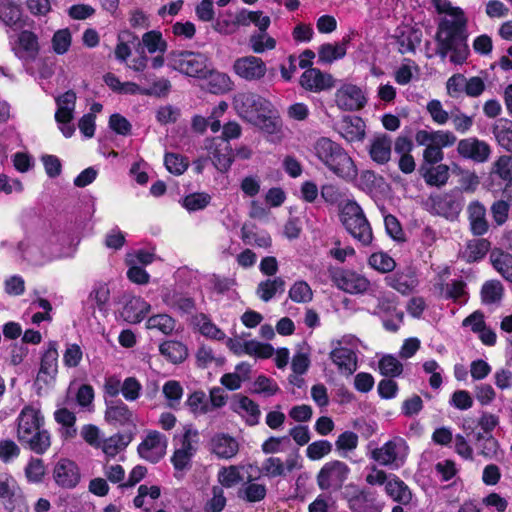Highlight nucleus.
<instances>
[{
  "label": "nucleus",
  "instance_id": "1",
  "mask_svg": "<svg viewBox=\"0 0 512 512\" xmlns=\"http://www.w3.org/2000/svg\"><path fill=\"white\" fill-rule=\"evenodd\" d=\"M433 6L443 15L436 34L438 54L442 61L448 56L453 64H462L469 54L464 12L446 0H433Z\"/></svg>",
  "mask_w": 512,
  "mask_h": 512
},
{
  "label": "nucleus",
  "instance_id": "2",
  "mask_svg": "<svg viewBox=\"0 0 512 512\" xmlns=\"http://www.w3.org/2000/svg\"><path fill=\"white\" fill-rule=\"evenodd\" d=\"M44 417L34 406H25L17 418V438L36 454L45 453L51 445L50 434L43 428Z\"/></svg>",
  "mask_w": 512,
  "mask_h": 512
},
{
  "label": "nucleus",
  "instance_id": "3",
  "mask_svg": "<svg viewBox=\"0 0 512 512\" xmlns=\"http://www.w3.org/2000/svg\"><path fill=\"white\" fill-rule=\"evenodd\" d=\"M313 153L317 159L333 174L353 180L358 170L347 151L337 142L328 137H320L313 144Z\"/></svg>",
  "mask_w": 512,
  "mask_h": 512
},
{
  "label": "nucleus",
  "instance_id": "4",
  "mask_svg": "<svg viewBox=\"0 0 512 512\" xmlns=\"http://www.w3.org/2000/svg\"><path fill=\"white\" fill-rule=\"evenodd\" d=\"M417 145L424 146L423 160L427 164L434 165L444 159L443 148L453 146L457 138L448 130H418L415 134Z\"/></svg>",
  "mask_w": 512,
  "mask_h": 512
},
{
  "label": "nucleus",
  "instance_id": "5",
  "mask_svg": "<svg viewBox=\"0 0 512 512\" xmlns=\"http://www.w3.org/2000/svg\"><path fill=\"white\" fill-rule=\"evenodd\" d=\"M341 220L351 236L363 245H369L372 241V229L366 219L362 208L355 201H347L342 208Z\"/></svg>",
  "mask_w": 512,
  "mask_h": 512
},
{
  "label": "nucleus",
  "instance_id": "6",
  "mask_svg": "<svg viewBox=\"0 0 512 512\" xmlns=\"http://www.w3.org/2000/svg\"><path fill=\"white\" fill-rule=\"evenodd\" d=\"M408 453L407 442L401 437H394L381 447L373 449L370 458L381 466L397 470L405 464Z\"/></svg>",
  "mask_w": 512,
  "mask_h": 512
},
{
  "label": "nucleus",
  "instance_id": "7",
  "mask_svg": "<svg viewBox=\"0 0 512 512\" xmlns=\"http://www.w3.org/2000/svg\"><path fill=\"white\" fill-rule=\"evenodd\" d=\"M233 107L243 120L256 121L258 115L272 112V103L266 98L251 92L238 93L233 98Z\"/></svg>",
  "mask_w": 512,
  "mask_h": 512
},
{
  "label": "nucleus",
  "instance_id": "8",
  "mask_svg": "<svg viewBox=\"0 0 512 512\" xmlns=\"http://www.w3.org/2000/svg\"><path fill=\"white\" fill-rule=\"evenodd\" d=\"M198 432L192 428H185L184 432L175 437V451L171 462L177 471L187 470L197 451Z\"/></svg>",
  "mask_w": 512,
  "mask_h": 512
},
{
  "label": "nucleus",
  "instance_id": "9",
  "mask_svg": "<svg viewBox=\"0 0 512 512\" xmlns=\"http://www.w3.org/2000/svg\"><path fill=\"white\" fill-rule=\"evenodd\" d=\"M350 473L348 465L334 460L323 465L317 474V484L321 490L337 491L341 489Z\"/></svg>",
  "mask_w": 512,
  "mask_h": 512
},
{
  "label": "nucleus",
  "instance_id": "10",
  "mask_svg": "<svg viewBox=\"0 0 512 512\" xmlns=\"http://www.w3.org/2000/svg\"><path fill=\"white\" fill-rule=\"evenodd\" d=\"M333 284L349 294H363L369 290L370 281L362 274L353 270L335 268L330 270Z\"/></svg>",
  "mask_w": 512,
  "mask_h": 512
},
{
  "label": "nucleus",
  "instance_id": "11",
  "mask_svg": "<svg viewBox=\"0 0 512 512\" xmlns=\"http://www.w3.org/2000/svg\"><path fill=\"white\" fill-rule=\"evenodd\" d=\"M302 468V460L298 452L289 454L285 460L270 456L261 464V473L268 478L287 477L295 470Z\"/></svg>",
  "mask_w": 512,
  "mask_h": 512
},
{
  "label": "nucleus",
  "instance_id": "12",
  "mask_svg": "<svg viewBox=\"0 0 512 512\" xmlns=\"http://www.w3.org/2000/svg\"><path fill=\"white\" fill-rule=\"evenodd\" d=\"M110 302V289L106 283L98 282L95 283L87 297V300L83 304V315L86 320L90 322L91 318L96 319V310L107 316L109 311Z\"/></svg>",
  "mask_w": 512,
  "mask_h": 512
},
{
  "label": "nucleus",
  "instance_id": "13",
  "mask_svg": "<svg viewBox=\"0 0 512 512\" xmlns=\"http://www.w3.org/2000/svg\"><path fill=\"white\" fill-rule=\"evenodd\" d=\"M167 443V438L164 434L156 430H150L138 445L137 451L142 459L151 463H157L164 457Z\"/></svg>",
  "mask_w": 512,
  "mask_h": 512
},
{
  "label": "nucleus",
  "instance_id": "14",
  "mask_svg": "<svg viewBox=\"0 0 512 512\" xmlns=\"http://www.w3.org/2000/svg\"><path fill=\"white\" fill-rule=\"evenodd\" d=\"M430 211L445 218L453 219L459 215L463 207V199L459 192L452 191L443 195L430 197Z\"/></svg>",
  "mask_w": 512,
  "mask_h": 512
},
{
  "label": "nucleus",
  "instance_id": "15",
  "mask_svg": "<svg viewBox=\"0 0 512 512\" xmlns=\"http://www.w3.org/2000/svg\"><path fill=\"white\" fill-rule=\"evenodd\" d=\"M52 477L56 485L65 489L75 488L81 479L77 464L67 458L59 459L52 470Z\"/></svg>",
  "mask_w": 512,
  "mask_h": 512
},
{
  "label": "nucleus",
  "instance_id": "16",
  "mask_svg": "<svg viewBox=\"0 0 512 512\" xmlns=\"http://www.w3.org/2000/svg\"><path fill=\"white\" fill-rule=\"evenodd\" d=\"M458 154L475 163H485L491 155V147L484 140L477 137H468L461 139L457 144Z\"/></svg>",
  "mask_w": 512,
  "mask_h": 512
},
{
  "label": "nucleus",
  "instance_id": "17",
  "mask_svg": "<svg viewBox=\"0 0 512 512\" xmlns=\"http://www.w3.org/2000/svg\"><path fill=\"white\" fill-rule=\"evenodd\" d=\"M335 102L341 110L355 111L363 108L367 99L360 87L344 84L336 91Z\"/></svg>",
  "mask_w": 512,
  "mask_h": 512
},
{
  "label": "nucleus",
  "instance_id": "18",
  "mask_svg": "<svg viewBox=\"0 0 512 512\" xmlns=\"http://www.w3.org/2000/svg\"><path fill=\"white\" fill-rule=\"evenodd\" d=\"M0 500L9 512H23L17 507L23 502V495L16 480L11 475H0Z\"/></svg>",
  "mask_w": 512,
  "mask_h": 512
},
{
  "label": "nucleus",
  "instance_id": "19",
  "mask_svg": "<svg viewBox=\"0 0 512 512\" xmlns=\"http://www.w3.org/2000/svg\"><path fill=\"white\" fill-rule=\"evenodd\" d=\"M206 149L209 151L217 170L226 172L230 169L233 163V151L226 139L213 138L206 145Z\"/></svg>",
  "mask_w": 512,
  "mask_h": 512
},
{
  "label": "nucleus",
  "instance_id": "20",
  "mask_svg": "<svg viewBox=\"0 0 512 512\" xmlns=\"http://www.w3.org/2000/svg\"><path fill=\"white\" fill-rule=\"evenodd\" d=\"M300 85L308 91L321 92L330 89L334 85L333 77L318 68L309 66L300 77Z\"/></svg>",
  "mask_w": 512,
  "mask_h": 512
},
{
  "label": "nucleus",
  "instance_id": "21",
  "mask_svg": "<svg viewBox=\"0 0 512 512\" xmlns=\"http://www.w3.org/2000/svg\"><path fill=\"white\" fill-rule=\"evenodd\" d=\"M105 419L108 423L119 426H134L135 415L121 400L107 403Z\"/></svg>",
  "mask_w": 512,
  "mask_h": 512
},
{
  "label": "nucleus",
  "instance_id": "22",
  "mask_svg": "<svg viewBox=\"0 0 512 512\" xmlns=\"http://www.w3.org/2000/svg\"><path fill=\"white\" fill-rule=\"evenodd\" d=\"M13 50L21 60H33L39 52L38 37L31 31L23 30L14 44Z\"/></svg>",
  "mask_w": 512,
  "mask_h": 512
},
{
  "label": "nucleus",
  "instance_id": "23",
  "mask_svg": "<svg viewBox=\"0 0 512 512\" xmlns=\"http://www.w3.org/2000/svg\"><path fill=\"white\" fill-rule=\"evenodd\" d=\"M368 152L370 158L377 164L383 165L390 161L392 154V139L387 134H380L370 140Z\"/></svg>",
  "mask_w": 512,
  "mask_h": 512
},
{
  "label": "nucleus",
  "instance_id": "24",
  "mask_svg": "<svg viewBox=\"0 0 512 512\" xmlns=\"http://www.w3.org/2000/svg\"><path fill=\"white\" fill-rule=\"evenodd\" d=\"M352 512H381L382 505L377 501L376 494L369 490H359L348 499Z\"/></svg>",
  "mask_w": 512,
  "mask_h": 512
},
{
  "label": "nucleus",
  "instance_id": "25",
  "mask_svg": "<svg viewBox=\"0 0 512 512\" xmlns=\"http://www.w3.org/2000/svg\"><path fill=\"white\" fill-rule=\"evenodd\" d=\"M330 359L343 375L350 376L357 370V355L350 348H334L330 352Z\"/></svg>",
  "mask_w": 512,
  "mask_h": 512
},
{
  "label": "nucleus",
  "instance_id": "26",
  "mask_svg": "<svg viewBox=\"0 0 512 512\" xmlns=\"http://www.w3.org/2000/svg\"><path fill=\"white\" fill-rule=\"evenodd\" d=\"M58 372V351L56 342L52 341L48 345V349L42 356L40 370L37 379L44 383H48L54 379Z\"/></svg>",
  "mask_w": 512,
  "mask_h": 512
},
{
  "label": "nucleus",
  "instance_id": "27",
  "mask_svg": "<svg viewBox=\"0 0 512 512\" xmlns=\"http://www.w3.org/2000/svg\"><path fill=\"white\" fill-rule=\"evenodd\" d=\"M232 409L243 419H245L248 425L253 426L258 424L260 409L258 404H256L249 397L240 394L235 395L234 401L232 403Z\"/></svg>",
  "mask_w": 512,
  "mask_h": 512
},
{
  "label": "nucleus",
  "instance_id": "28",
  "mask_svg": "<svg viewBox=\"0 0 512 512\" xmlns=\"http://www.w3.org/2000/svg\"><path fill=\"white\" fill-rule=\"evenodd\" d=\"M471 232L476 236L487 233L489 223L486 219V208L479 201H472L467 207Z\"/></svg>",
  "mask_w": 512,
  "mask_h": 512
},
{
  "label": "nucleus",
  "instance_id": "29",
  "mask_svg": "<svg viewBox=\"0 0 512 512\" xmlns=\"http://www.w3.org/2000/svg\"><path fill=\"white\" fill-rule=\"evenodd\" d=\"M150 310V304L140 297H131L123 306L120 314L128 323L141 322Z\"/></svg>",
  "mask_w": 512,
  "mask_h": 512
},
{
  "label": "nucleus",
  "instance_id": "30",
  "mask_svg": "<svg viewBox=\"0 0 512 512\" xmlns=\"http://www.w3.org/2000/svg\"><path fill=\"white\" fill-rule=\"evenodd\" d=\"M205 74V78L200 83L202 89L213 94H222L231 89V81L226 74L208 67Z\"/></svg>",
  "mask_w": 512,
  "mask_h": 512
},
{
  "label": "nucleus",
  "instance_id": "31",
  "mask_svg": "<svg viewBox=\"0 0 512 512\" xmlns=\"http://www.w3.org/2000/svg\"><path fill=\"white\" fill-rule=\"evenodd\" d=\"M141 43L150 54H157L153 64H162L164 62L162 55L167 50V42L160 31L151 30L144 33Z\"/></svg>",
  "mask_w": 512,
  "mask_h": 512
},
{
  "label": "nucleus",
  "instance_id": "32",
  "mask_svg": "<svg viewBox=\"0 0 512 512\" xmlns=\"http://www.w3.org/2000/svg\"><path fill=\"white\" fill-rule=\"evenodd\" d=\"M213 453L221 459H231L239 451V444L233 437L217 434L211 440Z\"/></svg>",
  "mask_w": 512,
  "mask_h": 512
},
{
  "label": "nucleus",
  "instance_id": "33",
  "mask_svg": "<svg viewBox=\"0 0 512 512\" xmlns=\"http://www.w3.org/2000/svg\"><path fill=\"white\" fill-rule=\"evenodd\" d=\"M385 492L393 501L401 505H408L412 500V493L408 485L394 474H390Z\"/></svg>",
  "mask_w": 512,
  "mask_h": 512
},
{
  "label": "nucleus",
  "instance_id": "34",
  "mask_svg": "<svg viewBox=\"0 0 512 512\" xmlns=\"http://www.w3.org/2000/svg\"><path fill=\"white\" fill-rule=\"evenodd\" d=\"M491 130L498 145L512 154V121L500 118L495 121Z\"/></svg>",
  "mask_w": 512,
  "mask_h": 512
},
{
  "label": "nucleus",
  "instance_id": "35",
  "mask_svg": "<svg viewBox=\"0 0 512 512\" xmlns=\"http://www.w3.org/2000/svg\"><path fill=\"white\" fill-rule=\"evenodd\" d=\"M162 299L168 307L181 313H190L195 308V302L191 297L175 290L167 289L163 293Z\"/></svg>",
  "mask_w": 512,
  "mask_h": 512
},
{
  "label": "nucleus",
  "instance_id": "36",
  "mask_svg": "<svg viewBox=\"0 0 512 512\" xmlns=\"http://www.w3.org/2000/svg\"><path fill=\"white\" fill-rule=\"evenodd\" d=\"M235 73L246 81L265 79L272 81L276 76V69H267L266 66H233Z\"/></svg>",
  "mask_w": 512,
  "mask_h": 512
},
{
  "label": "nucleus",
  "instance_id": "37",
  "mask_svg": "<svg viewBox=\"0 0 512 512\" xmlns=\"http://www.w3.org/2000/svg\"><path fill=\"white\" fill-rule=\"evenodd\" d=\"M76 94L73 91H67L56 98L57 111L55 120L57 122L71 121L75 109Z\"/></svg>",
  "mask_w": 512,
  "mask_h": 512
},
{
  "label": "nucleus",
  "instance_id": "38",
  "mask_svg": "<svg viewBox=\"0 0 512 512\" xmlns=\"http://www.w3.org/2000/svg\"><path fill=\"white\" fill-rule=\"evenodd\" d=\"M160 488L156 485L147 486L140 485L138 488V494L134 498V505L137 508H143L145 512H153V503L160 497Z\"/></svg>",
  "mask_w": 512,
  "mask_h": 512
},
{
  "label": "nucleus",
  "instance_id": "39",
  "mask_svg": "<svg viewBox=\"0 0 512 512\" xmlns=\"http://www.w3.org/2000/svg\"><path fill=\"white\" fill-rule=\"evenodd\" d=\"M130 435L116 433L109 438L103 439L99 448L107 457H115L123 451L131 442Z\"/></svg>",
  "mask_w": 512,
  "mask_h": 512
},
{
  "label": "nucleus",
  "instance_id": "40",
  "mask_svg": "<svg viewBox=\"0 0 512 512\" xmlns=\"http://www.w3.org/2000/svg\"><path fill=\"white\" fill-rule=\"evenodd\" d=\"M159 351L161 355L174 364L183 362L188 356L187 347L179 341H165L160 344Z\"/></svg>",
  "mask_w": 512,
  "mask_h": 512
},
{
  "label": "nucleus",
  "instance_id": "41",
  "mask_svg": "<svg viewBox=\"0 0 512 512\" xmlns=\"http://www.w3.org/2000/svg\"><path fill=\"white\" fill-rule=\"evenodd\" d=\"M422 33L420 30L412 27H404L397 35V43L399 51L402 54L414 51L416 46L421 42Z\"/></svg>",
  "mask_w": 512,
  "mask_h": 512
},
{
  "label": "nucleus",
  "instance_id": "42",
  "mask_svg": "<svg viewBox=\"0 0 512 512\" xmlns=\"http://www.w3.org/2000/svg\"><path fill=\"white\" fill-rule=\"evenodd\" d=\"M241 239L247 245H256L261 248L271 246V236L265 231H255L253 225L244 224L241 228Z\"/></svg>",
  "mask_w": 512,
  "mask_h": 512
},
{
  "label": "nucleus",
  "instance_id": "43",
  "mask_svg": "<svg viewBox=\"0 0 512 512\" xmlns=\"http://www.w3.org/2000/svg\"><path fill=\"white\" fill-rule=\"evenodd\" d=\"M387 284L401 294L411 293L418 285V280L413 274H394L386 277Z\"/></svg>",
  "mask_w": 512,
  "mask_h": 512
},
{
  "label": "nucleus",
  "instance_id": "44",
  "mask_svg": "<svg viewBox=\"0 0 512 512\" xmlns=\"http://www.w3.org/2000/svg\"><path fill=\"white\" fill-rule=\"evenodd\" d=\"M475 445L480 455L486 459L497 458L499 443L492 435H484L480 432L475 434Z\"/></svg>",
  "mask_w": 512,
  "mask_h": 512
},
{
  "label": "nucleus",
  "instance_id": "45",
  "mask_svg": "<svg viewBox=\"0 0 512 512\" xmlns=\"http://www.w3.org/2000/svg\"><path fill=\"white\" fill-rule=\"evenodd\" d=\"M341 134L347 141L362 139L365 134L362 120L359 117H344L341 125Z\"/></svg>",
  "mask_w": 512,
  "mask_h": 512
},
{
  "label": "nucleus",
  "instance_id": "46",
  "mask_svg": "<svg viewBox=\"0 0 512 512\" xmlns=\"http://www.w3.org/2000/svg\"><path fill=\"white\" fill-rule=\"evenodd\" d=\"M285 281L281 277L267 279L258 284L256 294L264 302L270 301L277 292H284Z\"/></svg>",
  "mask_w": 512,
  "mask_h": 512
},
{
  "label": "nucleus",
  "instance_id": "47",
  "mask_svg": "<svg viewBox=\"0 0 512 512\" xmlns=\"http://www.w3.org/2000/svg\"><path fill=\"white\" fill-rule=\"evenodd\" d=\"M490 259L495 270L507 281L512 282V255L503 251H493Z\"/></svg>",
  "mask_w": 512,
  "mask_h": 512
},
{
  "label": "nucleus",
  "instance_id": "48",
  "mask_svg": "<svg viewBox=\"0 0 512 512\" xmlns=\"http://www.w3.org/2000/svg\"><path fill=\"white\" fill-rule=\"evenodd\" d=\"M503 285L498 280L486 281L481 288V300L485 305L499 304L503 296Z\"/></svg>",
  "mask_w": 512,
  "mask_h": 512
},
{
  "label": "nucleus",
  "instance_id": "49",
  "mask_svg": "<svg viewBox=\"0 0 512 512\" xmlns=\"http://www.w3.org/2000/svg\"><path fill=\"white\" fill-rule=\"evenodd\" d=\"M348 40H343L340 43H326L319 49V59L325 63H332L342 59L346 54V43Z\"/></svg>",
  "mask_w": 512,
  "mask_h": 512
},
{
  "label": "nucleus",
  "instance_id": "50",
  "mask_svg": "<svg viewBox=\"0 0 512 512\" xmlns=\"http://www.w3.org/2000/svg\"><path fill=\"white\" fill-rule=\"evenodd\" d=\"M250 124L258 127L268 134H276L281 129V120L277 115L273 105L272 112L264 113L263 116L258 115V119L256 121H251Z\"/></svg>",
  "mask_w": 512,
  "mask_h": 512
},
{
  "label": "nucleus",
  "instance_id": "51",
  "mask_svg": "<svg viewBox=\"0 0 512 512\" xmlns=\"http://www.w3.org/2000/svg\"><path fill=\"white\" fill-rule=\"evenodd\" d=\"M266 494V485L250 481L244 484L239 491V497L250 503L262 501L266 497Z\"/></svg>",
  "mask_w": 512,
  "mask_h": 512
},
{
  "label": "nucleus",
  "instance_id": "52",
  "mask_svg": "<svg viewBox=\"0 0 512 512\" xmlns=\"http://www.w3.org/2000/svg\"><path fill=\"white\" fill-rule=\"evenodd\" d=\"M176 321L168 314H157L148 318L146 327L156 329L164 335H169L175 330Z\"/></svg>",
  "mask_w": 512,
  "mask_h": 512
},
{
  "label": "nucleus",
  "instance_id": "53",
  "mask_svg": "<svg viewBox=\"0 0 512 512\" xmlns=\"http://www.w3.org/2000/svg\"><path fill=\"white\" fill-rule=\"evenodd\" d=\"M194 322L203 336L216 340L224 339V332L212 323L206 315L201 313L195 316Z\"/></svg>",
  "mask_w": 512,
  "mask_h": 512
},
{
  "label": "nucleus",
  "instance_id": "54",
  "mask_svg": "<svg viewBox=\"0 0 512 512\" xmlns=\"http://www.w3.org/2000/svg\"><path fill=\"white\" fill-rule=\"evenodd\" d=\"M211 202V196L205 192L191 193L182 199V206L189 212L205 209Z\"/></svg>",
  "mask_w": 512,
  "mask_h": 512
},
{
  "label": "nucleus",
  "instance_id": "55",
  "mask_svg": "<svg viewBox=\"0 0 512 512\" xmlns=\"http://www.w3.org/2000/svg\"><path fill=\"white\" fill-rule=\"evenodd\" d=\"M289 298L296 303H309L313 299L310 285L303 280L296 281L289 289Z\"/></svg>",
  "mask_w": 512,
  "mask_h": 512
},
{
  "label": "nucleus",
  "instance_id": "56",
  "mask_svg": "<svg viewBox=\"0 0 512 512\" xmlns=\"http://www.w3.org/2000/svg\"><path fill=\"white\" fill-rule=\"evenodd\" d=\"M0 20L8 27L16 26L21 20L20 6L11 2H1Z\"/></svg>",
  "mask_w": 512,
  "mask_h": 512
},
{
  "label": "nucleus",
  "instance_id": "57",
  "mask_svg": "<svg viewBox=\"0 0 512 512\" xmlns=\"http://www.w3.org/2000/svg\"><path fill=\"white\" fill-rule=\"evenodd\" d=\"M427 184L432 186H443L449 179V167L446 164H438L428 169L424 175Z\"/></svg>",
  "mask_w": 512,
  "mask_h": 512
},
{
  "label": "nucleus",
  "instance_id": "58",
  "mask_svg": "<svg viewBox=\"0 0 512 512\" xmlns=\"http://www.w3.org/2000/svg\"><path fill=\"white\" fill-rule=\"evenodd\" d=\"M445 297L452 299L454 302L464 304L468 300V292L466 291V283L462 280H453L445 287Z\"/></svg>",
  "mask_w": 512,
  "mask_h": 512
},
{
  "label": "nucleus",
  "instance_id": "59",
  "mask_svg": "<svg viewBox=\"0 0 512 512\" xmlns=\"http://www.w3.org/2000/svg\"><path fill=\"white\" fill-rule=\"evenodd\" d=\"M163 394L167 400L168 407L176 409L183 395V388L179 382L170 380L163 386Z\"/></svg>",
  "mask_w": 512,
  "mask_h": 512
},
{
  "label": "nucleus",
  "instance_id": "60",
  "mask_svg": "<svg viewBox=\"0 0 512 512\" xmlns=\"http://www.w3.org/2000/svg\"><path fill=\"white\" fill-rule=\"evenodd\" d=\"M217 477L219 483L226 488H231L242 481L240 467L235 465L221 468Z\"/></svg>",
  "mask_w": 512,
  "mask_h": 512
},
{
  "label": "nucleus",
  "instance_id": "61",
  "mask_svg": "<svg viewBox=\"0 0 512 512\" xmlns=\"http://www.w3.org/2000/svg\"><path fill=\"white\" fill-rule=\"evenodd\" d=\"M369 265L379 272L387 273L395 268L396 263L388 254L377 252L369 257Z\"/></svg>",
  "mask_w": 512,
  "mask_h": 512
},
{
  "label": "nucleus",
  "instance_id": "62",
  "mask_svg": "<svg viewBox=\"0 0 512 512\" xmlns=\"http://www.w3.org/2000/svg\"><path fill=\"white\" fill-rule=\"evenodd\" d=\"M250 44L254 52L262 53L266 50L274 49L276 41L267 32H257L251 35Z\"/></svg>",
  "mask_w": 512,
  "mask_h": 512
},
{
  "label": "nucleus",
  "instance_id": "63",
  "mask_svg": "<svg viewBox=\"0 0 512 512\" xmlns=\"http://www.w3.org/2000/svg\"><path fill=\"white\" fill-rule=\"evenodd\" d=\"M212 497L206 502L204 506L205 512H221L226 506V497L224 490L220 486L212 487Z\"/></svg>",
  "mask_w": 512,
  "mask_h": 512
},
{
  "label": "nucleus",
  "instance_id": "64",
  "mask_svg": "<svg viewBox=\"0 0 512 512\" xmlns=\"http://www.w3.org/2000/svg\"><path fill=\"white\" fill-rule=\"evenodd\" d=\"M493 172L502 180H512V156L502 155L493 165Z\"/></svg>",
  "mask_w": 512,
  "mask_h": 512
}]
</instances>
